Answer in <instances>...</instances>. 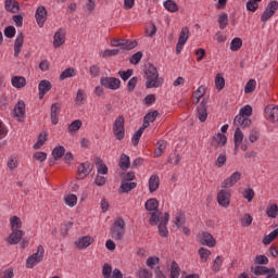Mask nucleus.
Wrapping results in <instances>:
<instances>
[{"mask_svg":"<svg viewBox=\"0 0 278 278\" xmlns=\"http://www.w3.org/2000/svg\"><path fill=\"white\" fill-rule=\"evenodd\" d=\"M144 74L147 76L146 88H160L164 80L160 78V73H157V67L153 64L148 63L146 65Z\"/></svg>","mask_w":278,"mask_h":278,"instance_id":"obj_1","label":"nucleus"},{"mask_svg":"<svg viewBox=\"0 0 278 278\" xmlns=\"http://www.w3.org/2000/svg\"><path fill=\"white\" fill-rule=\"evenodd\" d=\"M125 219L123 217H118L111 227V236L113 240L121 241L125 238Z\"/></svg>","mask_w":278,"mask_h":278,"instance_id":"obj_2","label":"nucleus"},{"mask_svg":"<svg viewBox=\"0 0 278 278\" xmlns=\"http://www.w3.org/2000/svg\"><path fill=\"white\" fill-rule=\"evenodd\" d=\"M113 136L117 140L125 138V117L123 115L117 116L113 124Z\"/></svg>","mask_w":278,"mask_h":278,"instance_id":"obj_3","label":"nucleus"},{"mask_svg":"<svg viewBox=\"0 0 278 278\" xmlns=\"http://www.w3.org/2000/svg\"><path fill=\"white\" fill-rule=\"evenodd\" d=\"M111 47H121L122 51H131L138 47L137 40L129 39H113L111 40Z\"/></svg>","mask_w":278,"mask_h":278,"instance_id":"obj_4","label":"nucleus"},{"mask_svg":"<svg viewBox=\"0 0 278 278\" xmlns=\"http://www.w3.org/2000/svg\"><path fill=\"white\" fill-rule=\"evenodd\" d=\"M217 203L222 207H229L231 203V191L228 188H224L217 192Z\"/></svg>","mask_w":278,"mask_h":278,"instance_id":"obj_5","label":"nucleus"},{"mask_svg":"<svg viewBox=\"0 0 278 278\" xmlns=\"http://www.w3.org/2000/svg\"><path fill=\"white\" fill-rule=\"evenodd\" d=\"M277 10H278V1L277 0L270 1L267 4L263 14L261 15L262 23H266V21H269V18H273V16H275V12H277Z\"/></svg>","mask_w":278,"mask_h":278,"instance_id":"obj_6","label":"nucleus"},{"mask_svg":"<svg viewBox=\"0 0 278 278\" xmlns=\"http://www.w3.org/2000/svg\"><path fill=\"white\" fill-rule=\"evenodd\" d=\"M100 84L108 90H118L121 88V79L116 77H101Z\"/></svg>","mask_w":278,"mask_h":278,"instance_id":"obj_7","label":"nucleus"},{"mask_svg":"<svg viewBox=\"0 0 278 278\" xmlns=\"http://www.w3.org/2000/svg\"><path fill=\"white\" fill-rule=\"evenodd\" d=\"M210 98H203L201 103L197 108V116L200 123H205L207 121V103Z\"/></svg>","mask_w":278,"mask_h":278,"instance_id":"obj_8","label":"nucleus"},{"mask_svg":"<svg viewBox=\"0 0 278 278\" xmlns=\"http://www.w3.org/2000/svg\"><path fill=\"white\" fill-rule=\"evenodd\" d=\"M93 165L90 162L81 163L78 166L76 179H86L92 173Z\"/></svg>","mask_w":278,"mask_h":278,"instance_id":"obj_9","label":"nucleus"},{"mask_svg":"<svg viewBox=\"0 0 278 278\" xmlns=\"http://www.w3.org/2000/svg\"><path fill=\"white\" fill-rule=\"evenodd\" d=\"M66 42V29L60 28L53 36L54 49H60Z\"/></svg>","mask_w":278,"mask_h":278,"instance_id":"obj_10","label":"nucleus"},{"mask_svg":"<svg viewBox=\"0 0 278 278\" xmlns=\"http://www.w3.org/2000/svg\"><path fill=\"white\" fill-rule=\"evenodd\" d=\"M242 179V173L240 172H235L231 174L230 177L226 178L222 182V188H233V185L240 181Z\"/></svg>","mask_w":278,"mask_h":278,"instance_id":"obj_11","label":"nucleus"},{"mask_svg":"<svg viewBox=\"0 0 278 278\" xmlns=\"http://www.w3.org/2000/svg\"><path fill=\"white\" fill-rule=\"evenodd\" d=\"M14 116L20 123H25V102L20 100L14 106Z\"/></svg>","mask_w":278,"mask_h":278,"instance_id":"obj_12","label":"nucleus"},{"mask_svg":"<svg viewBox=\"0 0 278 278\" xmlns=\"http://www.w3.org/2000/svg\"><path fill=\"white\" fill-rule=\"evenodd\" d=\"M265 118L271 121V123H277L278 121V106L269 104L265 108Z\"/></svg>","mask_w":278,"mask_h":278,"instance_id":"obj_13","label":"nucleus"},{"mask_svg":"<svg viewBox=\"0 0 278 278\" xmlns=\"http://www.w3.org/2000/svg\"><path fill=\"white\" fill-rule=\"evenodd\" d=\"M35 18L39 27H45V23H47V8L39 7L36 10Z\"/></svg>","mask_w":278,"mask_h":278,"instance_id":"obj_14","label":"nucleus"},{"mask_svg":"<svg viewBox=\"0 0 278 278\" xmlns=\"http://www.w3.org/2000/svg\"><path fill=\"white\" fill-rule=\"evenodd\" d=\"M12 232L8 237V242L11 245L18 244L22 242L23 238L25 237V231L23 230H11Z\"/></svg>","mask_w":278,"mask_h":278,"instance_id":"obj_15","label":"nucleus"},{"mask_svg":"<svg viewBox=\"0 0 278 278\" xmlns=\"http://www.w3.org/2000/svg\"><path fill=\"white\" fill-rule=\"evenodd\" d=\"M170 218V215L168 213H164L163 219H161L159 224V233L161 238H167L168 237V228L166 226L168 225V220Z\"/></svg>","mask_w":278,"mask_h":278,"instance_id":"obj_16","label":"nucleus"},{"mask_svg":"<svg viewBox=\"0 0 278 278\" xmlns=\"http://www.w3.org/2000/svg\"><path fill=\"white\" fill-rule=\"evenodd\" d=\"M61 110H62V105L60 103H52L51 104L50 118H51L52 125H58V123L60 122L58 116H60Z\"/></svg>","mask_w":278,"mask_h":278,"instance_id":"obj_17","label":"nucleus"},{"mask_svg":"<svg viewBox=\"0 0 278 278\" xmlns=\"http://www.w3.org/2000/svg\"><path fill=\"white\" fill-rule=\"evenodd\" d=\"M225 144H227V136H225L223 132H218L211 140V147H214V149H218V147H225Z\"/></svg>","mask_w":278,"mask_h":278,"instance_id":"obj_18","label":"nucleus"},{"mask_svg":"<svg viewBox=\"0 0 278 278\" xmlns=\"http://www.w3.org/2000/svg\"><path fill=\"white\" fill-rule=\"evenodd\" d=\"M53 88V85H51V81L43 79L38 85V91H39V99H45V94L49 92Z\"/></svg>","mask_w":278,"mask_h":278,"instance_id":"obj_19","label":"nucleus"},{"mask_svg":"<svg viewBox=\"0 0 278 278\" xmlns=\"http://www.w3.org/2000/svg\"><path fill=\"white\" fill-rule=\"evenodd\" d=\"M251 118L245 117L240 113L233 119V125H236L237 127H241L242 129L251 127Z\"/></svg>","mask_w":278,"mask_h":278,"instance_id":"obj_20","label":"nucleus"},{"mask_svg":"<svg viewBox=\"0 0 278 278\" xmlns=\"http://www.w3.org/2000/svg\"><path fill=\"white\" fill-rule=\"evenodd\" d=\"M25 43V35L20 33L14 41V58H18L21 55V51L23 50V45Z\"/></svg>","mask_w":278,"mask_h":278,"instance_id":"obj_21","label":"nucleus"},{"mask_svg":"<svg viewBox=\"0 0 278 278\" xmlns=\"http://www.w3.org/2000/svg\"><path fill=\"white\" fill-rule=\"evenodd\" d=\"M92 242H94V239H92V237L85 236L79 238L77 241H75V245L77 247V249L84 250V249H88V247H90Z\"/></svg>","mask_w":278,"mask_h":278,"instance_id":"obj_22","label":"nucleus"},{"mask_svg":"<svg viewBox=\"0 0 278 278\" xmlns=\"http://www.w3.org/2000/svg\"><path fill=\"white\" fill-rule=\"evenodd\" d=\"M201 244L210 248L216 247V239H214V236L210 232H202Z\"/></svg>","mask_w":278,"mask_h":278,"instance_id":"obj_23","label":"nucleus"},{"mask_svg":"<svg viewBox=\"0 0 278 278\" xmlns=\"http://www.w3.org/2000/svg\"><path fill=\"white\" fill-rule=\"evenodd\" d=\"M11 84L13 88H25V86H27V79H25V77L23 76H13L11 79Z\"/></svg>","mask_w":278,"mask_h":278,"instance_id":"obj_24","label":"nucleus"},{"mask_svg":"<svg viewBox=\"0 0 278 278\" xmlns=\"http://www.w3.org/2000/svg\"><path fill=\"white\" fill-rule=\"evenodd\" d=\"M4 8L7 12H11V14H16L18 10H21V7L18 5V3L12 0H5Z\"/></svg>","mask_w":278,"mask_h":278,"instance_id":"obj_25","label":"nucleus"},{"mask_svg":"<svg viewBox=\"0 0 278 278\" xmlns=\"http://www.w3.org/2000/svg\"><path fill=\"white\" fill-rule=\"evenodd\" d=\"M144 207L148 212H157L160 207V202L155 198L147 200Z\"/></svg>","mask_w":278,"mask_h":278,"instance_id":"obj_26","label":"nucleus"},{"mask_svg":"<svg viewBox=\"0 0 278 278\" xmlns=\"http://www.w3.org/2000/svg\"><path fill=\"white\" fill-rule=\"evenodd\" d=\"M65 153L66 148L63 146H58L52 150V157L55 162H58V160H62V157H64Z\"/></svg>","mask_w":278,"mask_h":278,"instance_id":"obj_27","label":"nucleus"},{"mask_svg":"<svg viewBox=\"0 0 278 278\" xmlns=\"http://www.w3.org/2000/svg\"><path fill=\"white\" fill-rule=\"evenodd\" d=\"M11 231H21L23 227V222H21V217L14 215L10 218Z\"/></svg>","mask_w":278,"mask_h":278,"instance_id":"obj_28","label":"nucleus"},{"mask_svg":"<svg viewBox=\"0 0 278 278\" xmlns=\"http://www.w3.org/2000/svg\"><path fill=\"white\" fill-rule=\"evenodd\" d=\"M242 140H244V134L240 127H237L233 136L235 149H238L242 144Z\"/></svg>","mask_w":278,"mask_h":278,"instance_id":"obj_29","label":"nucleus"},{"mask_svg":"<svg viewBox=\"0 0 278 278\" xmlns=\"http://www.w3.org/2000/svg\"><path fill=\"white\" fill-rule=\"evenodd\" d=\"M160 188V176L152 175L149 179V191L155 192Z\"/></svg>","mask_w":278,"mask_h":278,"instance_id":"obj_30","label":"nucleus"},{"mask_svg":"<svg viewBox=\"0 0 278 278\" xmlns=\"http://www.w3.org/2000/svg\"><path fill=\"white\" fill-rule=\"evenodd\" d=\"M118 166L122 170H127L131 166V161L127 154H122L119 156Z\"/></svg>","mask_w":278,"mask_h":278,"instance_id":"obj_31","label":"nucleus"},{"mask_svg":"<svg viewBox=\"0 0 278 278\" xmlns=\"http://www.w3.org/2000/svg\"><path fill=\"white\" fill-rule=\"evenodd\" d=\"M188 38H190V28H188V26H185L179 34L178 42L186 45V42H188Z\"/></svg>","mask_w":278,"mask_h":278,"instance_id":"obj_32","label":"nucleus"},{"mask_svg":"<svg viewBox=\"0 0 278 278\" xmlns=\"http://www.w3.org/2000/svg\"><path fill=\"white\" fill-rule=\"evenodd\" d=\"M163 5L167 12H179V5H177L175 0H166Z\"/></svg>","mask_w":278,"mask_h":278,"instance_id":"obj_33","label":"nucleus"},{"mask_svg":"<svg viewBox=\"0 0 278 278\" xmlns=\"http://www.w3.org/2000/svg\"><path fill=\"white\" fill-rule=\"evenodd\" d=\"M137 186H138L137 182H129V181H124V180H122L121 190H122V192H124V193L131 192V190H134L135 188H137Z\"/></svg>","mask_w":278,"mask_h":278,"instance_id":"obj_34","label":"nucleus"},{"mask_svg":"<svg viewBox=\"0 0 278 278\" xmlns=\"http://www.w3.org/2000/svg\"><path fill=\"white\" fill-rule=\"evenodd\" d=\"M75 75H77V72L75 71V68L73 67H68L65 71H63L59 77V79L61 81H63V79H68L71 77H75Z\"/></svg>","mask_w":278,"mask_h":278,"instance_id":"obj_35","label":"nucleus"},{"mask_svg":"<svg viewBox=\"0 0 278 278\" xmlns=\"http://www.w3.org/2000/svg\"><path fill=\"white\" fill-rule=\"evenodd\" d=\"M217 23L219 24V29H225L229 25V15L227 13H222L218 16Z\"/></svg>","mask_w":278,"mask_h":278,"instance_id":"obj_36","label":"nucleus"},{"mask_svg":"<svg viewBox=\"0 0 278 278\" xmlns=\"http://www.w3.org/2000/svg\"><path fill=\"white\" fill-rule=\"evenodd\" d=\"M181 268H179V264L173 261L170 266V278H179Z\"/></svg>","mask_w":278,"mask_h":278,"instance_id":"obj_37","label":"nucleus"},{"mask_svg":"<svg viewBox=\"0 0 278 278\" xmlns=\"http://www.w3.org/2000/svg\"><path fill=\"white\" fill-rule=\"evenodd\" d=\"M242 49V38L236 37L230 42V50L240 51Z\"/></svg>","mask_w":278,"mask_h":278,"instance_id":"obj_38","label":"nucleus"},{"mask_svg":"<svg viewBox=\"0 0 278 278\" xmlns=\"http://www.w3.org/2000/svg\"><path fill=\"white\" fill-rule=\"evenodd\" d=\"M161 216H162V213L160 211H152L151 217L149 219L150 225H152V227H155V225L160 223Z\"/></svg>","mask_w":278,"mask_h":278,"instance_id":"obj_39","label":"nucleus"},{"mask_svg":"<svg viewBox=\"0 0 278 278\" xmlns=\"http://www.w3.org/2000/svg\"><path fill=\"white\" fill-rule=\"evenodd\" d=\"M255 86H257V81H255V79H250L244 87L245 94H251V92H255Z\"/></svg>","mask_w":278,"mask_h":278,"instance_id":"obj_40","label":"nucleus"},{"mask_svg":"<svg viewBox=\"0 0 278 278\" xmlns=\"http://www.w3.org/2000/svg\"><path fill=\"white\" fill-rule=\"evenodd\" d=\"M175 225L178 229H181L186 225V214L179 212L176 216Z\"/></svg>","mask_w":278,"mask_h":278,"instance_id":"obj_41","label":"nucleus"},{"mask_svg":"<svg viewBox=\"0 0 278 278\" xmlns=\"http://www.w3.org/2000/svg\"><path fill=\"white\" fill-rule=\"evenodd\" d=\"M252 270L256 277H260V275H268V267L257 265L255 267H252Z\"/></svg>","mask_w":278,"mask_h":278,"instance_id":"obj_42","label":"nucleus"},{"mask_svg":"<svg viewBox=\"0 0 278 278\" xmlns=\"http://www.w3.org/2000/svg\"><path fill=\"white\" fill-rule=\"evenodd\" d=\"M65 203L68 207H75L77 205V195L76 194H67L64 198Z\"/></svg>","mask_w":278,"mask_h":278,"instance_id":"obj_43","label":"nucleus"},{"mask_svg":"<svg viewBox=\"0 0 278 278\" xmlns=\"http://www.w3.org/2000/svg\"><path fill=\"white\" fill-rule=\"evenodd\" d=\"M84 101H86V93L84 89H78L75 98L76 105H84Z\"/></svg>","mask_w":278,"mask_h":278,"instance_id":"obj_44","label":"nucleus"},{"mask_svg":"<svg viewBox=\"0 0 278 278\" xmlns=\"http://www.w3.org/2000/svg\"><path fill=\"white\" fill-rule=\"evenodd\" d=\"M205 86H200L195 91H194V98L197 99L195 102L193 103H199L203 97H205Z\"/></svg>","mask_w":278,"mask_h":278,"instance_id":"obj_45","label":"nucleus"},{"mask_svg":"<svg viewBox=\"0 0 278 278\" xmlns=\"http://www.w3.org/2000/svg\"><path fill=\"white\" fill-rule=\"evenodd\" d=\"M268 218H276L278 216V206L277 204H270L266 211Z\"/></svg>","mask_w":278,"mask_h":278,"instance_id":"obj_46","label":"nucleus"},{"mask_svg":"<svg viewBox=\"0 0 278 278\" xmlns=\"http://www.w3.org/2000/svg\"><path fill=\"white\" fill-rule=\"evenodd\" d=\"M31 256L38 260L39 262H42V260H45V247L38 245L37 252L31 254Z\"/></svg>","mask_w":278,"mask_h":278,"instance_id":"obj_47","label":"nucleus"},{"mask_svg":"<svg viewBox=\"0 0 278 278\" xmlns=\"http://www.w3.org/2000/svg\"><path fill=\"white\" fill-rule=\"evenodd\" d=\"M47 132H45V135H42V134H40L39 136H38V140H37V142L34 144V149L35 150H38V149H40V147H43L45 146V142L47 141Z\"/></svg>","mask_w":278,"mask_h":278,"instance_id":"obj_48","label":"nucleus"},{"mask_svg":"<svg viewBox=\"0 0 278 278\" xmlns=\"http://www.w3.org/2000/svg\"><path fill=\"white\" fill-rule=\"evenodd\" d=\"M239 114H241V116H245V118H249V116L253 115V108L251 105H245L240 109Z\"/></svg>","mask_w":278,"mask_h":278,"instance_id":"obj_49","label":"nucleus"},{"mask_svg":"<svg viewBox=\"0 0 278 278\" xmlns=\"http://www.w3.org/2000/svg\"><path fill=\"white\" fill-rule=\"evenodd\" d=\"M67 129H68L70 132L79 131V129H81V122H80V119H76V121L72 122L68 125Z\"/></svg>","mask_w":278,"mask_h":278,"instance_id":"obj_50","label":"nucleus"},{"mask_svg":"<svg viewBox=\"0 0 278 278\" xmlns=\"http://www.w3.org/2000/svg\"><path fill=\"white\" fill-rule=\"evenodd\" d=\"M276 238H277V235L273 230L269 235H266L263 238L262 243L265 244V247H268V244H270V242H273Z\"/></svg>","mask_w":278,"mask_h":278,"instance_id":"obj_51","label":"nucleus"},{"mask_svg":"<svg viewBox=\"0 0 278 278\" xmlns=\"http://www.w3.org/2000/svg\"><path fill=\"white\" fill-rule=\"evenodd\" d=\"M198 253L203 262H207V257H210V255H212V251H210L205 248H200Z\"/></svg>","mask_w":278,"mask_h":278,"instance_id":"obj_52","label":"nucleus"},{"mask_svg":"<svg viewBox=\"0 0 278 278\" xmlns=\"http://www.w3.org/2000/svg\"><path fill=\"white\" fill-rule=\"evenodd\" d=\"M112 266L108 263H105L103 266H102V276L104 278H112Z\"/></svg>","mask_w":278,"mask_h":278,"instance_id":"obj_53","label":"nucleus"},{"mask_svg":"<svg viewBox=\"0 0 278 278\" xmlns=\"http://www.w3.org/2000/svg\"><path fill=\"white\" fill-rule=\"evenodd\" d=\"M146 264L147 266H149V268H154V266H157V264H160V257L150 256L147 258Z\"/></svg>","mask_w":278,"mask_h":278,"instance_id":"obj_54","label":"nucleus"},{"mask_svg":"<svg viewBox=\"0 0 278 278\" xmlns=\"http://www.w3.org/2000/svg\"><path fill=\"white\" fill-rule=\"evenodd\" d=\"M225 164H227V155L219 154L217 160L215 161V166L217 168H223V166H225Z\"/></svg>","mask_w":278,"mask_h":278,"instance_id":"obj_55","label":"nucleus"},{"mask_svg":"<svg viewBox=\"0 0 278 278\" xmlns=\"http://www.w3.org/2000/svg\"><path fill=\"white\" fill-rule=\"evenodd\" d=\"M241 223L243 225V227H251L252 223H253V216H251V214L245 213L243 215V217L241 218Z\"/></svg>","mask_w":278,"mask_h":278,"instance_id":"obj_56","label":"nucleus"},{"mask_svg":"<svg viewBox=\"0 0 278 278\" xmlns=\"http://www.w3.org/2000/svg\"><path fill=\"white\" fill-rule=\"evenodd\" d=\"M215 86L217 90H223V88H225V78L220 76V74H217L215 77Z\"/></svg>","mask_w":278,"mask_h":278,"instance_id":"obj_57","label":"nucleus"},{"mask_svg":"<svg viewBox=\"0 0 278 278\" xmlns=\"http://www.w3.org/2000/svg\"><path fill=\"white\" fill-rule=\"evenodd\" d=\"M5 38H14L16 36V28L14 26H7L4 28Z\"/></svg>","mask_w":278,"mask_h":278,"instance_id":"obj_58","label":"nucleus"},{"mask_svg":"<svg viewBox=\"0 0 278 278\" xmlns=\"http://www.w3.org/2000/svg\"><path fill=\"white\" fill-rule=\"evenodd\" d=\"M136 86H138V77L134 76L128 80L127 90L129 92H134V90H136Z\"/></svg>","mask_w":278,"mask_h":278,"instance_id":"obj_59","label":"nucleus"},{"mask_svg":"<svg viewBox=\"0 0 278 278\" xmlns=\"http://www.w3.org/2000/svg\"><path fill=\"white\" fill-rule=\"evenodd\" d=\"M140 60H142V51H138L132 54L129 59L130 64H140Z\"/></svg>","mask_w":278,"mask_h":278,"instance_id":"obj_60","label":"nucleus"},{"mask_svg":"<svg viewBox=\"0 0 278 278\" xmlns=\"http://www.w3.org/2000/svg\"><path fill=\"white\" fill-rule=\"evenodd\" d=\"M249 140L250 142H257V140H260V129L253 128L250 131Z\"/></svg>","mask_w":278,"mask_h":278,"instance_id":"obj_61","label":"nucleus"},{"mask_svg":"<svg viewBox=\"0 0 278 278\" xmlns=\"http://www.w3.org/2000/svg\"><path fill=\"white\" fill-rule=\"evenodd\" d=\"M268 258L266 257V255H257L254 260V264H257V266H264L266 264H268Z\"/></svg>","mask_w":278,"mask_h":278,"instance_id":"obj_62","label":"nucleus"},{"mask_svg":"<svg viewBox=\"0 0 278 278\" xmlns=\"http://www.w3.org/2000/svg\"><path fill=\"white\" fill-rule=\"evenodd\" d=\"M118 75L123 81H127L131 75H134V70H127V71H119Z\"/></svg>","mask_w":278,"mask_h":278,"instance_id":"obj_63","label":"nucleus"},{"mask_svg":"<svg viewBox=\"0 0 278 278\" xmlns=\"http://www.w3.org/2000/svg\"><path fill=\"white\" fill-rule=\"evenodd\" d=\"M157 116H160V112L152 111V112L146 114V116L143 118H146V121H148L150 123H155V118H157Z\"/></svg>","mask_w":278,"mask_h":278,"instance_id":"obj_64","label":"nucleus"}]
</instances>
